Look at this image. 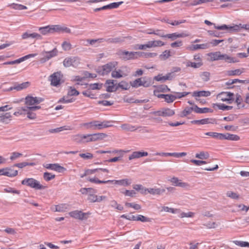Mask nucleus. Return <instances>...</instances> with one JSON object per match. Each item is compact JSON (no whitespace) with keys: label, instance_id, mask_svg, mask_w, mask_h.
<instances>
[{"label":"nucleus","instance_id":"nucleus-1","mask_svg":"<svg viewBox=\"0 0 249 249\" xmlns=\"http://www.w3.org/2000/svg\"><path fill=\"white\" fill-rule=\"evenodd\" d=\"M112 121H104L103 122L93 121L89 123H83L81 125L85 127L86 129L101 130L112 126Z\"/></svg>","mask_w":249,"mask_h":249},{"label":"nucleus","instance_id":"nucleus-2","mask_svg":"<svg viewBox=\"0 0 249 249\" xmlns=\"http://www.w3.org/2000/svg\"><path fill=\"white\" fill-rule=\"evenodd\" d=\"M216 29L219 30H227L230 32H238L240 31L241 29H244L249 31V24L234 25L233 26L227 25L223 24L221 26H215Z\"/></svg>","mask_w":249,"mask_h":249},{"label":"nucleus","instance_id":"nucleus-3","mask_svg":"<svg viewBox=\"0 0 249 249\" xmlns=\"http://www.w3.org/2000/svg\"><path fill=\"white\" fill-rule=\"evenodd\" d=\"M118 63L116 61L110 62L107 64L99 67L97 69L96 71L102 75H107L110 72L112 71L117 66Z\"/></svg>","mask_w":249,"mask_h":249},{"label":"nucleus","instance_id":"nucleus-4","mask_svg":"<svg viewBox=\"0 0 249 249\" xmlns=\"http://www.w3.org/2000/svg\"><path fill=\"white\" fill-rule=\"evenodd\" d=\"M21 184L35 190H42L46 188V186L42 185L38 181L33 178H25L22 180Z\"/></svg>","mask_w":249,"mask_h":249},{"label":"nucleus","instance_id":"nucleus-5","mask_svg":"<svg viewBox=\"0 0 249 249\" xmlns=\"http://www.w3.org/2000/svg\"><path fill=\"white\" fill-rule=\"evenodd\" d=\"M57 54L58 50L56 48H54L50 51H43L41 53L43 57L40 59V62L41 63H44L51 58L57 56Z\"/></svg>","mask_w":249,"mask_h":249},{"label":"nucleus","instance_id":"nucleus-6","mask_svg":"<svg viewBox=\"0 0 249 249\" xmlns=\"http://www.w3.org/2000/svg\"><path fill=\"white\" fill-rule=\"evenodd\" d=\"M107 136V134L103 133H98L84 135L85 143L90 142H95L102 140Z\"/></svg>","mask_w":249,"mask_h":249},{"label":"nucleus","instance_id":"nucleus-7","mask_svg":"<svg viewBox=\"0 0 249 249\" xmlns=\"http://www.w3.org/2000/svg\"><path fill=\"white\" fill-rule=\"evenodd\" d=\"M151 114L163 117H171L175 114V111L169 108H162L160 110L152 112Z\"/></svg>","mask_w":249,"mask_h":249},{"label":"nucleus","instance_id":"nucleus-8","mask_svg":"<svg viewBox=\"0 0 249 249\" xmlns=\"http://www.w3.org/2000/svg\"><path fill=\"white\" fill-rule=\"evenodd\" d=\"M117 53L121 59L125 61L136 59V57L135 56L134 52L119 50Z\"/></svg>","mask_w":249,"mask_h":249},{"label":"nucleus","instance_id":"nucleus-9","mask_svg":"<svg viewBox=\"0 0 249 249\" xmlns=\"http://www.w3.org/2000/svg\"><path fill=\"white\" fill-rule=\"evenodd\" d=\"M62 77V75L60 71L54 72L53 74L51 75L49 78L51 85L54 87H57L61 84V79Z\"/></svg>","mask_w":249,"mask_h":249},{"label":"nucleus","instance_id":"nucleus-10","mask_svg":"<svg viewBox=\"0 0 249 249\" xmlns=\"http://www.w3.org/2000/svg\"><path fill=\"white\" fill-rule=\"evenodd\" d=\"M234 94L230 92H222L219 93L218 97L223 102H227L228 104H231L234 101L233 96Z\"/></svg>","mask_w":249,"mask_h":249},{"label":"nucleus","instance_id":"nucleus-11","mask_svg":"<svg viewBox=\"0 0 249 249\" xmlns=\"http://www.w3.org/2000/svg\"><path fill=\"white\" fill-rule=\"evenodd\" d=\"M89 214V213H83L82 211L78 210L69 213V214L71 217L81 220L86 219Z\"/></svg>","mask_w":249,"mask_h":249},{"label":"nucleus","instance_id":"nucleus-12","mask_svg":"<svg viewBox=\"0 0 249 249\" xmlns=\"http://www.w3.org/2000/svg\"><path fill=\"white\" fill-rule=\"evenodd\" d=\"M25 104L30 107L36 104H38L43 101V99L39 97H34L30 96H27L25 99Z\"/></svg>","mask_w":249,"mask_h":249},{"label":"nucleus","instance_id":"nucleus-13","mask_svg":"<svg viewBox=\"0 0 249 249\" xmlns=\"http://www.w3.org/2000/svg\"><path fill=\"white\" fill-rule=\"evenodd\" d=\"M29 38H35L36 39H42V36L36 33H31V32H26L22 35V38L26 39Z\"/></svg>","mask_w":249,"mask_h":249},{"label":"nucleus","instance_id":"nucleus-14","mask_svg":"<svg viewBox=\"0 0 249 249\" xmlns=\"http://www.w3.org/2000/svg\"><path fill=\"white\" fill-rule=\"evenodd\" d=\"M228 140L237 141L240 140V137L237 135L231 134L228 133L221 134L220 140Z\"/></svg>","mask_w":249,"mask_h":249},{"label":"nucleus","instance_id":"nucleus-15","mask_svg":"<svg viewBox=\"0 0 249 249\" xmlns=\"http://www.w3.org/2000/svg\"><path fill=\"white\" fill-rule=\"evenodd\" d=\"M110 183H113L120 186H127L132 183L131 179L124 178L120 180H111Z\"/></svg>","mask_w":249,"mask_h":249},{"label":"nucleus","instance_id":"nucleus-16","mask_svg":"<svg viewBox=\"0 0 249 249\" xmlns=\"http://www.w3.org/2000/svg\"><path fill=\"white\" fill-rule=\"evenodd\" d=\"M45 167L48 169L54 170L59 173L63 172L65 170V168L62 166H61L57 163L54 164H47Z\"/></svg>","mask_w":249,"mask_h":249},{"label":"nucleus","instance_id":"nucleus-17","mask_svg":"<svg viewBox=\"0 0 249 249\" xmlns=\"http://www.w3.org/2000/svg\"><path fill=\"white\" fill-rule=\"evenodd\" d=\"M210 47V43L192 45L188 48L190 50L195 51L198 49H207Z\"/></svg>","mask_w":249,"mask_h":249},{"label":"nucleus","instance_id":"nucleus-18","mask_svg":"<svg viewBox=\"0 0 249 249\" xmlns=\"http://www.w3.org/2000/svg\"><path fill=\"white\" fill-rule=\"evenodd\" d=\"M116 81L114 80L108 79L107 80L106 82V85H107V91L108 92H113L116 91L118 89V87L117 86L115 87L114 84V82Z\"/></svg>","mask_w":249,"mask_h":249},{"label":"nucleus","instance_id":"nucleus-19","mask_svg":"<svg viewBox=\"0 0 249 249\" xmlns=\"http://www.w3.org/2000/svg\"><path fill=\"white\" fill-rule=\"evenodd\" d=\"M188 36V34H186L184 33H174L172 34H169L165 35V37L171 39L172 40H176L178 38L184 37Z\"/></svg>","mask_w":249,"mask_h":249},{"label":"nucleus","instance_id":"nucleus-20","mask_svg":"<svg viewBox=\"0 0 249 249\" xmlns=\"http://www.w3.org/2000/svg\"><path fill=\"white\" fill-rule=\"evenodd\" d=\"M148 155V154L147 152L135 151L129 155L128 159L129 160H132L134 159L147 156Z\"/></svg>","mask_w":249,"mask_h":249},{"label":"nucleus","instance_id":"nucleus-21","mask_svg":"<svg viewBox=\"0 0 249 249\" xmlns=\"http://www.w3.org/2000/svg\"><path fill=\"white\" fill-rule=\"evenodd\" d=\"M69 208V205L66 204H60L56 205L54 206V208H52V209L54 212H64L67 211Z\"/></svg>","mask_w":249,"mask_h":249},{"label":"nucleus","instance_id":"nucleus-22","mask_svg":"<svg viewBox=\"0 0 249 249\" xmlns=\"http://www.w3.org/2000/svg\"><path fill=\"white\" fill-rule=\"evenodd\" d=\"M12 117V116L10 112L3 113L1 116H0V122L5 124H8L11 121Z\"/></svg>","mask_w":249,"mask_h":249},{"label":"nucleus","instance_id":"nucleus-23","mask_svg":"<svg viewBox=\"0 0 249 249\" xmlns=\"http://www.w3.org/2000/svg\"><path fill=\"white\" fill-rule=\"evenodd\" d=\"M165 192V189L161 188H148V193L151 195H161Z\"/></svg>","mask_w":249,"mask_h":249},{"label":"nucleus","instance_id":"nucleus-24","mask_svg":"<svg viewBox=\"0 0 249 249\" xmlns=\"http://www.w3.org/2000/svg\"><path fill=\"white\" fill-rule=\"evenodd\" d=\"M153 83L154 82L153 81L152 78L147 76L142 77V86H143L144 88H148L150 87Z\"/></svg>","mask_w":249,"mask_h":249},{"label":"nucleus","instance_id":"nucleus-25","mask_svg":"<svg viewBox=\"0 0 249 249\" xmlns=\"http://www.w3.org/2000/svg\"><path fill=\"white\" fill-rule=\"evenodd\" d=\"M213 110L208 107L199 108L196 105L194 106V111L197 113H206L212 112Z\"/></svg>","mask_w":249,"mask_h":249},{"label":"nucleus","instance_id":"nucleus-26","mask_svg":"<svg viewBox=\"0 0 249 249\" xmlns=\"http://www.w3.org/2000/svg\"><path fill=\"white\" fill-rule=\"evenodd\" d=\"M18 170H14L11 168H5V176L8 177H14L18 175Z\"/></svg>","mask_w":249,"mask_h":249},{"label":"nucleus","instance_id":"nucleus-27","mask_svg":"<svg viewBox=\"0 0 249 249\" xmlns=\"http://www.w3.org/2000/svg\"><path fill=\"white\" fill-rule=\"evenodd\" d=\"M170 181L176 186L185 187L187 186V184L186 183L180 182V180H179L178 178L176 177L172 178Z\"/></svg>","mask_w":249,"mask_h":249},{"label":"nucleus","instance_id":"nucleus-28","mask_svg":"<svg viewBox=\"0 0 249 249\" xmlns=\"http://www.w3.org/2000/svg\"><path fill=\"white\" fill-rule=\"evenodd\" d=\"M211 95V92L209 91H194L193 93V96L194 97H208Z\"/></svg>","mask_w":249,"mask_h":249},{"label":"nucleus","instance_id":"nucleus-29","mask_svg":"<svg viewBox=\"0 0 249 249\" xmlns=\"http://www.w3.org/2000/svg\"><path fill=\"white\" fill-rule=\"evenodd\" d=\"M131 219H133V221H140L142 222H151V219L142 215L139 214L137 216L132 217Z\"/></svg>","mask_w":249,"mask_h":249},{"label":"nucleus","instance_id":"nucleus-30","mask_svg":"<svg viewBox=\"0 0 249 249\" xmlns=\"http://www.w3.org/2000/svg\"><path fill=\"white\" fill-rule=\"evenodd\" d=\"M244 71L245 69L244 68H242L241 69H236L235 70H230L227 71V74L228 76L239 75L242 73L244 72Z\"/></svg>","mask_w":249,"mask_h":249},{"label":"nucleus","instance_id":"nucleus-31","mask_svg":"<svg viewBox=\"0 0 249 249\" xmlns=\"http://www.w3.org/2000/svg\"><path fill=\"white\" fill-rule=\"evenodd\" d=\"M30 85V82H26L22 83L21 84H18L15 85V88H14V89H15L17 90V91H19L27 88Z\"/></svg>","mask_w":249,"mask_h":249},{"label":"nucleus","instance_id":"nucleus-32","mask_svg":"<svg viewBox=\"0 0 249 249\" xmlns=\"http://www.w3.org/2000/svg\"><path fill=\"white\" fill-rule=\"evenodd\" d=\"M84 135L77 134L72 136V140L77 143H85Z\"/></svg>","mask_w":249,"mask_h":249},{"label":"nucleus","instance_id":"nucleus-33","mask_svg":"<svg viewBox=\"0 0 249 249\" xmlns=\"http://www.w3.org/2000/svg\"><path fill=\"white\" fill-rule=\"evenodd\" d=\"M124 41V39L122 37H117L115 38H109L105 39V41L109 43H118Z\"/></svg>","mask_w":249,"mask_h":249},{"label":"nucleus","instance_id":"nucleus-34","mask_svg":"<svg viewBox=\"0 0 249 249\" xmlns=\"http://www.w3.org/2000/svg\"><path fill=\"white\" fill-rule=\"evenodd\" d=\"M217 107L219 109L222 110H229L232 109V106H227L224 104H213V107Z\"/></svg>","mask_w":249,"mask_h":249},{"label":"nucleus","instance_id":"nucleus-35","mask_svg":"<svg viewBox=\"0 0 249 249\" xmlns=\"http://www.w3.org/2000/svg\"><path fill=\"white\" fill-rule=\"evenodd\" d=\"M209 55L211 56V59L212 61L221 60V58L222 57V54H221L220 52L212 53H210Z\"/></svg>","mask_w":249,"mask_h":249},{"label":"nucleus","instance_id":"nucleus-36","mask_svg":"<svg viewBox=\"0 0 249 249\" xmlns=\"http://www.w3.org/2000/svg\"><path fill=\"white\" fill-rule=\"evenodd\" d=\"M142 77L137 78L134 81L130 82V85L133 88H137L142 86Z\"/></svg>","mask_w":249,"mask_h":249},{"label":"nucleus","instance_id":"nucleus-37","mask_svg":"<svg viewBox=\"0 0 249 249\" xmlns=\"http://www.w3.org/2000/svg\"><path fill=\"white\" fill-rule=\"evenodd\" d=\"M221 60H224L227 63H235L238 62L234 58L229 56L227 54H223L222 55Z\"/></svg>","mask_w":249,"mask_h":249},{"label":"nucleus","instance_id":"nucleus-38","mask_svg":"<svg viewBox=\"0 0 249 249\" xmlns=\"http://www.w3.org/2000/svg\"><path fill=\"white\" fill-rule=\"evenodd\" d=\"M125 75L123 74V71L121 70L118 71H113L111 72V76L115 78H120L125 76Z\"/></svg>","mask_w":249,"mask_h":249},{"label":"nucleus","instance_id":"nucleus-39","mask_svg":"<svg viewBox=\"0 0 249 249\" xmlns=\"http://www.w3.org/2000/svg\"><path fill=\"white\" fill-rule=\"evenodd\" d=\"M121 127L124 130L130 131H133L138 128V127H136L135 126L127 124H123Z\"/></svg>","mask_w":249,"mask_h":249},{"label":"nucleus","instance_id":"nucleus-40","mask_svg":"<svg viewBox=\"0 0 249 249\" xmlns=\"http://www.w3.org/2000/svg\"><path fill=\"white\" fill-rule=\"evenodd\" d=\"M192 111H194V107H186L181 112V117H184L190 114Z\"/></svg>","mask_w":249,"mask_h":249},{"label":"nucleus","instance_id":"nucleus-41","mask_svg":"<svg viewBox=\"0 0 249 249\" xmlns=\"http://www.w3.org/2000/svg\"><path fill=\"white\" fill-rule=\"evenodd\" d=\"M12 9L15 10H22L27 9V7L26 6L20 4L12 3L9 5Z\"/></svg>","mask_w":249,"mask_h":249},{"label":"nucleus","instance_id":"nucleus-42","mask_svg":"<svg viewBox=\"0 0 249 249\" xmlns=\"http://www.w3.org/2000/svg\"><path fill=\"white\" fill-rule=\"evenodd\" d=\"M118 89L121 88L123 89L127 90L129 89L130 86L127 82L124 81H122L117 85Z\"/></svg>","mask_w":249,"mask_h":249},{"label":"nucleus","instance_id":"nucleus-43","mask_svg":"<svg viewBox=\"0 0 249 249\" xmlns=\"http://www.w3.org/2000/svg\"><path fill=\"white\" fill-rule=\"evenodd\" d=\"M39 31L44 35H45L48 33H52L51 26L40 27L39 28Z\"/></svg>","mask_w":249,"mask_h":249},{"label":"nucleus","instance_id":"nucleus-44","mask_svg":"<svg viewBox=\"0 0 249 249\" xmlns=\"http://www.w3.org/2000/svg\"><path fill=\"white\" fill-rule=\"evenodd\" d=\"M203 65V63L202 61H199L196 63L188 62L187 64V67H191L194 68H198L200 67Z\"/></svg>","mask_w":249,"mask_h":249},{"label":"nucleus","instance_id":"nucleus-45","mask_svg":"<svg viewBox=\"0 0 249 249\" xmlns=\"http://www.w3.org/2000/svg\"><path fill=\"white\" fill-rule=\"evenodd\" d=\"M208 33L210 36L217 37H221L223 36V35L224 34L223 32H220L216 31H208Z\"/></svg>","mask_w":249,"mask_h":249},{"label":"nucleus","instance_id":"nucleus-46","mask_svg":"<svg viewBox=\"0 0 249 249\" xmlns=\"http://www.w3.org/2000/svg\"><path fill=\"white\" fill-rule=\"evenodd\" d=\"M209 157V155L207 152H201L200 153L196 154V157L201 160L207 159Z\"/></svg>","mask_w":249,"mask_h":249},{"label":"nucleus","instance_id":"nucleus-47","mask_svg":"<svg viewBox=\"0 0 249 249\" xmlns=\"http://www.w3.org/2000/svg\"><path fill=\"white\" fill-rule=\"evenodd\" d=\"M221 133L213 132H209L205 133V135L212 137L213 138L220 140Z\"/></svg>","mask_w":249,"mask_h":249},{"label":"nucleus","instance_id":"nucleus-48","mask_svg":"<svg viewBox=\"0 0 249 249\" xmlns=\"http://www.w3.org/2000/svg\"><path fill=\"white\" fill-rule=\"evenodd\" d=\"M26 108V106L18 108L17 111L14 113V115L17 116L21 115H25V112L27 111Z\"/></svg>","mask_w":249,"mask_h":249},{"label":"nucleus","instance_id":"nucleus-49","mask_svg":"<svg viewBox=\"0 0 249 249\" xmlns=\"http://www.w3.org/2000/svg\"><path fill=\"white\" fill-rule=\"evenodd\" d=\"M176 99H177L176 96L171 94H166L164 97L165 101L168 103L174 102Z\"/></svg>","mask_w":249,"mask_h":249},{"label":"nucleus","instance_id":"nucleus-50","mask_svg":"<svg viewBox=\"0 0 249 249\" xmlns=\"http://www.w3.org/2000/svg\"><path fill=\"white\" fill-rule=\"evenodd\" d=\"M147 34L149 35L154 34L161 37H165V35L164 34L163 31L160 30H156L153 31V32H147Z\"/></svg>","mask_w":249,"mask_h":249},{"label":"nucleus","instance_id":"nucleus-51","mask_svg":"<svg viewBox=\"0 0 249 249\" xmlns=\"http://www.w3.org/2000/svg\"><path fill=\"white\" fill-rule=\"evenodd\" d=\"M55 176L49 172H45L43 174V178L44 180L49 181L55 178Z\"/></svg>","mask_w":249,"mask_h":249},{"label":"nucleus","instance_id":"nucleus-52","mask_svg":"<svg viewBox=\"0 0 249 249\" xmlns=\"http://www.w3.org/2000/svg\"><path fill=\"white\" fill-rule=\"evenodd\" d=\"M226 196H227L233 199H238L239 198V195L238 194L230 191H228L226 193Z\"/></svg>","mask_w":249,"mask_h":249},{"label":"nucleus","instance_id":"nucleus-53","mask_svg":"<svg viewBox=\"0 0 249 249\" xmlns=\"http://www.w3.org/2000/svg\"><path fill=\"white\" fill-rule=\"evenodd\" d=\"M89 181L91 182L95 183L106 184V183L111 182V180H106V181L100 180L98 179L97 178H89Z\"/></svg>","mask_w":249,"mask_h":249},{"label":"nucleus","instance_id":"nucleus-54","mask_svg":"<svg viewBox=\"0 0 249 249\" xmlns=\"http://www.w3.org/2000/svg\"><path fill=\"white\" fill-rule=\"evenodd\" d=\"M233 242L236 245L241 247H249V243L248 242L235 240L233 241Z\"/></svg>","mask_w":249,"mask_h":249},{"label":"nucleus","instance_id":"nucleus-55","mask_svg":"<svg viewBox=\"0 0 249 249\" xmlns=\"http://www.w3.org/2000/svg\"><path fill=\"white\" fill-rule=\"evenodd\" d=\"M213 1V0H194L191 3V5L195 6L204 3L212 2Z\"/></svg>","mask_w":249,"mask_h":249},{"label":"nucleus","instance_id":"nucleus-56","mask_svg":"<svg viewBox=\"0 0 249 249\" xmlns=\"http://www.w3.org/2000/svg\"><path fill=\"white\" fill-rule=\"evenodd\" d=\"M171 56L170 51L168 50H165L162 54L160 55V58L161 60H166Z\"/></svg>","mask_w":249,"mask_h":249},{"label":"nucleus","instance_id":"nucleus-57","mask_svg":"<svg viewBox=\"0 0 249 249\" xmlns=\"http://www.w3.org/2000/svg\"><path fill=\"white\" fill-rule=\"evenodd\" d=\"M200 76L201 79L205 82L208 81L210 80V73L207 71H204L202 72Z\"/></svg>","mask_w":249,"mask_h":249},{"label":"nucleus","instance_id":"nucleus-58","mask_svg":"<svg viewBox=\"0 0 249 249\" xmlns=\"http://www.w3.org/2000/svg\"><path fill=\"white\" fill-rule=\"evenodd\" d=\"M215 121V120L214 119L205 118L200 120V124H214Z\"/></svg>","mask_w":249,"mask_h":249},{"label":"nucleus","instance_id":"nucleus-59","mask_svg":"<svg viewBox=\"0 0 249 249\" xmlns=\"http://www.w3.org/2000/svg\"><path fill=\"white\" fill-rule=\"evenodd\" d=\"M125 205L126 207H132L134 208L135 210H139L141 209V206L139 204L133 203H129V202H126L125 204Z\"/></svg>","mask_w":249,"mask_h":249},{"label":"nucleus","instance_id":"nucleus-60","mask_svg":"<svg viewBox=\"0 0 249 249\" xmlns=\"http://www.w3.org/2000/svg\"><path fill=\"white\" fill-rule=\"evenodd\" d=\"M105 41V39L104 38H98L96 39H88L87 42H89L90 45H93L95 43H101Z\"/></svg>","mask_w":249,"mask_h":249},{"label":"nucleus","instance_id":"nucleus-61","mask_svg":"<svg viewBox=\"0 0 249 249\" xmlns=\"http://www.w3.org/2000/svg\"><path fill=\"white\" fill-rule=\"evenodd\" d=\"M72 57L66 58L63 61V65L65 67L72 66Z\"/></svg>","mask_w":249,"mask_h":249},{"label":"nucleus","instance_id":"nucleus-62","mask_svg":"<svg viewBox=\"0 0 249 249\" xmlns=\"http://www.w3.org/2000/svg\"><path fill=\"white\" fill-rule=\"evenodd\" d=\"M154 80L157 81H160L162 82H164L167 80L166 77L165 75H162V74H158L157 76H155L154 78Z\"/></svg>","mask_w":249,"mask_h":249},{"label":"nucleus","instance_id":"nucleus-63","mask_svg":"<svg viewBox=\"0 0 249 249\" xmlns=\"http://www.w3.org/2000/svg\"><path fill=\"white\" fill-rule=\"evenodd\" d=\"M79 94V92L75 88L71 87L68 91V95L70 96H77Z\"/></svg>","mask_w":249,"mask_h":249},{"label":"nucleus","instance_id":"nucleus-64","mask_svg":"<svg viewBox=\"0 0 249 249\" xmlns=\"http://www.w3.org/2000/svg\"><path fill=\"white\" fill-rule=\"evenodd\" d=\"M62 47L65 51H69L71 49V45L69 42L64 41L62 44Z\"/></svg>","mask_w":249,"mask_h":249}]
</instances>
